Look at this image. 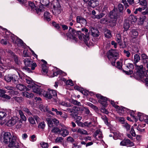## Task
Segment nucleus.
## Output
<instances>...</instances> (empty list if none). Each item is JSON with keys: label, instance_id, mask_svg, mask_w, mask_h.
<instances>
[{"label": "nucleus", "instance_id": "26", "mask_svg": "<svg viewBox=\"0 0 148 148\" xmlns=\"http://www.w3.org/2000/svg\"><path fill=\"white\" fill-rule=\"evenodd\" d=\"M140 5L143 6V9H146L147 7V2L146 0H139Z\"/></svg>", "mask_w": 148, "mask_h": 148}, {"label": "nucleus", "instance_id": "58", "mask_svg": "<svg viewBox=\"0 0 148 148\" xmlns=\"http://www.w3.org/2000/svg\"><path fill=\"white\" fill-rule=\"evenodd\" d=\"M41 146L43 148H47L48 147V144L47 143H42L41 144Z\"/></svg>", "mask_w": 148, "mask_h": 148}, {"label": "nucleus", "instance_id": "49", "mask_svg": "<svg viewBox=\"0 0 148 148\" xmlns=\"http://www.w3.org/2000/svg\"><path fill=\"white\" fill-rule=\"evenodd\" d=\"M129 20L132 22H135L137 20V18L134 16H130L129 17Z\"/></svg>", "mask_w": 148, "mask_h": 148}, {"label": "nucleus", "instance_id": "54", "mask_svg": "<svg viewBox=\"0 0 148 148\" xmlns=\"http://www.w3.org/2000/svg\"><path fill=\"white\" fill-rule=\"evenodd\" d=\"M123 127H125L127 131L130 130L131 126L127 123H125L123 125Z\"/></svg>", "mask_w": 148, "mask_h": 148}, {"label": "nucleus", "instance_id": "52", "mask_svg": "<svg viewBox=\"0 0 148 148\" xmlns=\"http://www.w3.org/2000/svg\"><path fill=\"white\" fill-rule=\"evenodd\" d=\"M130 26L129 23H124L123 27L125 31L127 30L130 28Z\"/></svg>", "mask_w": 148, "mask_h": 148}, {"label": "nucleus", "instance_id": "13", "mask_svg": "<svg viewBox=\"0 0 148 148\" xmlns=\"http://www.w3.org/2000/svg\"><path fill=\"white\" fill-rule=\"evenodd\" d=\"M54 12L56 14H58L60 13L61 11V6L58 2L56 3V5H53Z\"/></svg>", "mask_w": 148, "mask_h": 148}, {"label": "nucleus", "instance_id": "64", "mask_svg": "<svg viewBox=\"0 0 148 148\" xmlns=\"http://www.w3.org/2000/svg\"><path fill=\"white\" fill-rule=\"evenodd\" d=\"M37 66V65L35 62L32 63V64L31 65V69L32 70H34L35 68Z\"/></svg>", "mask_w": 148, "mask_h": 148}, {"label": "nucleus", "instance_id": "16", "mask_svg": "<svg viewBox=\"0 0 148 148\" xmlns=\"http://www.w3.org/2000/svg\"><path fill=\"white\" fill-rule=\"evenodd\" d=\"M90 32L91 33L92 35L94 37H97L99 35V32L98 30L92 27H90Z\"/></svg>", "mask_w": 148, "mask_h": 148}, {"label": "nucleus", "instance_id": "41", "mask_svg": "<svg viewBox=\"0 0 148 148\" xmlns=\"http://www.w3.org/2000/svg\"><path fill=\"white\" fill-rule=\"evenodd\" d=\"M53 128L51 130V132L53 133H57L60 132V129L56 127H53Z\"/></svg>", "mask_w": 148, "mask_h": 148}, {"label": "nucleus", "instance_id": "45", "mask_svg": "<svg viewBox=\"0 0 148 148\" xmlns=\"http://www.w3.org/2000/svg\"><path fill=\"white\" fill-rule=\"evenodd\" d=\"M116 67L118 69L122 70V64L121 61V60H120V61H118L116 62Z\"/></svg>", "mask_w": 148, "mask_h": 148}, {"label": "nucleus", "instance_id": "29", "mask_svg": "<svg viewBox=\"0 0 148 148\" xmlns=\"http://www.w3.org/2000/svg\"><path fill=\"white\" fill-rule=\"evenodd\" d=\"M16 110L18 112V114L20 115L21 119L23 121H25L27 120L26 116L24 115L23 112L21 110Z\"/></svg>", "mask_w": 148, "mask_h": 148}, {"label": "nucleus", "instance_id": "23", "mask_svg": "<svg viewBox=\"0 0 148 148\" xmlns=\"http://www.w3.org/2000/svg\"><path fill=\"white\" fill-rule=\"evenodd\" d=\"M16 84V87L18 90L20 91L24 90L26 89V87L23 84H21L19 82V83Z\"/></svg>", "mask_w": 148, "mask_h": 148}, {"label": "nucleus", "instance_id": "36", "mask_svg": "<svg viewBox=\"0 0 148 148\" xmlns=\"http://www.w3.org/2000/svg\"><path fill=\"white\" fill-rule=\"evenodd\" d=\"M50 13L47 12H46L44 14V16L45 19L48 21H49L51 20L50 18Z\"/></svg>", "mask_w": 148, "mask_h": 148}, {"label": "nucleus", "instance_id": "50", "mask_svg": "<svg viewBox=\"0 0 148 148\" xmlns=\"http://www.w3.org/2000/svg\"><path fill=\"white\" fill-rule=\"evenodd\" d=\"M71 103L75 105L81 106V104L80 102L78 101L77 100L72 99L71 101Z\"/></svg>", "mask_w": 148, "mask_h": 148}, {"label": "nucleus", "instance_id": "62", "mask_svg": "<svg viewBox=\"0 0 148 148\" xmlns=\"http://www.w3.org/2000/svg\"><path fill=\"white\" fill-rule=\"evenodd\" d=\"M53 121L54 124L56 126H58L59 125V121L58 120L56 119H53Z\"/></svg>", "mask_w": 148, "mask_h": 148}, {"label": "nucleus", "instance_id": "40", "mask_svg": "<svg viewBox=\"0 0 148 148\" xmlns=\"http://www.w3.org/2000/svg\"><path fill=\"white\" fill-rule=\"evenodd\" d=\"M23 95L24 96L29 98H32L33 96V95L32 93H29L27 92H25Z\"/></svg>", "mask_w": 148, "mask_h": 148}, {"label": "nucleus", "instance_id": "8", "mask_svg": "<svg viewBox=\"0 0 148 148\" xmlns=\"http://www.w3.org/2000/svg\"><path fill=\"white\" fill-rule=\"evenodd\" d=\"M19 118L17 116H14L12 117L6 123V125L10 127L12 126L18 122Z\"/></svg>", "mask_w": 148, "mask_h": 148}, {"label": "nucleus", "instance_id": "60", "mask_svg": "<svg viewBox=\"0 0 148 148\" xmlns=\"http://www.w3.org/2000/svg\"><path fill=\"white\" fill-rule=\"evenodd\" d=\"M63 140L62 137H57L56 139L55 142L56 143L61 142Z\"/></svg>", "mask_w": 148, "mask_h": 148}, {"label": "nucleus", "instance_id": "9", "mask_svg": "<svg viewBox=\"0 0 148 148\" xmlns=\"http://www.w3.org/2000/svg\"><path fill=\"white\" fill-rule=\"evenodd\" d=\"M5 52L8 53L9 56L14 58L16 64L18 65L20 64L21 63L20 61L18 60L17 57L12 51L9 49H6Z\"/></svg>", "mask_w": 148, "mask_h": 148}, {"label": "nucleus", "instance_id": "44", "mask_svg": "<svg viewBox=\"0 0 148 148\" xmlns=\"http://www.w3.org/2000/svg\"><path fill=\"white\" fill-rule=\"evenodd\" d=\"M36 12L37 14H40V13L41 12H42L44 11V8L41 7L40 6H39V8H36Z\"/></svg>", "mask_w": 148, "mask_h": 148}, {"label": "nucleus", "instance_id": "17", "mask_svg": "<svg viewBox=\"0 0 148 148\" xmlns=\"http://www.w3.org/2000/svg\"><path fill=\"white\" fill-rule=\"evenodd\" d=\"M18 138L17 136L15 135H13L11 139V141L9 143L8 146L9 147H12L15 145V142L17 140Z\"/></svg>", "mask_w": 148, "mask_h": 148}, {"label": "nucleus", "instance_id": "42", "mask_svg": "<svg viewBox=\"0 0 148 148\" xmlns=\"http://www.w3.org/2000/svg\"><path fill=\"white\" fill-rule=\"evenodd\" d=\"M22 110L28 115L32 114L31 112L30 111L29 109L26 107L23 106L22 107Z\"/></svg>", "mask_w": 148, "mask_h": 148}, {"label": "nucleus", "instance_id": "6", "mask_svg": "<svg viewBox=\"0 0 148 148\" xmlns=\"http://www.w3.org/2000/svg\"><path fill=\"white\" fill-rule=\"evenodd\" d=\"M27 86L29 88H30L31 90H32L34 92L37 94L41 95L43 93V91L36 85L34 84L28 85Z\"/></svg>", "mask_w": 148, "mask_h": 148}, {"label": "nucleus", "instance_id": "53", "mask_svg": "<svg viewBox=\"0 0 148 148\" xmlns=\"http://www.w3.org/2000/svg\"><path fill=\"white\" fill-rule=\"evenodd\" d=\"M13 99L15 101L18 103L20 102L22 99V98L20 97H13Z\"/></svg>", "mask_w": 148, "mask_h": 148}, {"label": "nucleus", "instance_id": "56", "mask_svg": "<svg viewBox=\"0 0 148 148\" xmlns=\"http://www.w3.org/2000/svg\"><path fill=\"white\" fill-rule=\"evenodd\" d=\"M130 133H131V135L132 136H133L134 137L136 136V133L134 130V128L133 127H132L131 128V130L130 131Z\"/></svg>", "mask_w": 148, "mask_h": 148}, {"label": "nucleus", "instance_id": "4", "mask_svg": "<svg viewBox=\"0 0 148 148\" xmlns=\"http://www.w3.org/2000/svg\"><path fill=\"white\" fill-rule=\"evenodd\" d=\"M4 79L7 82H10L12 81L14 84H17L19 83L17 76L15 75H7L5 76Z\"/></svg>", "mask_w": 148, "mask_h": 148}, {"label": "nucleus", "instance_id": "10", "mask_svg": "<svg viewBox=\"0 0 148 148\" xmlns=\"http://www.w3.org/2000/svg\"><path fill=\"white\" fill-rule=\"evenodd\" d=\"M11 113V110L10 109H5L0 111V120H2L7 116H10Z\"/></svg>", "mask_w": 148, "mask_h": 148}, {"label": "nucleus", "instance_id": "39", "mask_svg": "<svg viewBox=\"0 0 148 148\" xmlns=\"http://www.w3.org/2000/svg\"><path fill=\"white\" fill-rule=\"evenodd\" d=\"M144 8H136L135 10L134 11V13L135 14H137L138 13V12H141V14L143 15H144L143 14V12H144V11H143L144 10H145V9H143Z\"/></svg>", "mask_w": 148, "mask_h": 148}, {"label": "nucleus", "instance_id": "5", "mask_svg": "<svg viewBox=\"0 0 148 148\" xmlns=\"http://www.w3.org/2000/svg\"><path fill=\"white\" fill-rule=\"evenodd\" d=\"M42 94L43 96L49 99L52 98L53 97H56L57 94L56 90L50 89H48L47 91L43 90Z\"/></svg>", "mask_w": 148, "mask_h": 148}, {"label": "nucleus", "instance_id": "37", "mask_svg": "<svg viewBox=\"0 0 148 148\" xmlns=\"http://www.w3.org/2000/svg\"><path fill=\"white\" fill-rule=\"evenodd\" d=\"M82 110H84L86 114L89 115L90 116L92 115V114L90 113L89 109L87 108L86 107H83L82 109Z\"/></svg>", "mask_w": 148, "mask_h": 148}, {"label": "nucleus", "instance_id": "33", "mask_svg": "<svg viewBox=\"0 0 148 148\" xmlns=\"http://www.w3.org/2000/svg\"><path fill=\"white\" fill-rule=\"evenodd\" d=\"M101 117L102 119L104 121L105 124L107 125H108L109 123L108 122V119L106 115L105 114H104L103 115H102Z\"/></svg>", "mask_w": 148, "mask_h": 148}, {"label": "nucleus", "instance_id": "51", "mask_svg": "<svg viewBox=\"0 0 148 148\" xmlns=\"http://www.w3.org/2000/svg\"><path fill=\"white\" fill-rule=\"evenodd\" d=\"M8 93L10 94L11 95H16L18 92H17L14 90V89L11 91H9Z\"/></svg>", "mask_w": 148, "mask_h": 148}, {"label": "nucleus", "instance_id": "28", "mask_svg": "<svg viewBox=\"0 0 148 148\" xmlns=\"http://www.w3.org/2000/svg\"><path fill=\"white\" fill-rule=\"evenodd\" d=\"M140 57L139 56L138 54H135L134 56L133 60L134 63L135 65L140 60Z\"/></svg>", "mask_w": 148, "mask_h": 148}, {"label": "nucleus", "instance_id": "7", "mask_svg": "<svg viewBox=\"0 0 148 148\" xmlns=\"http://www.w3.org/2000/svg\"><path fill=\"white\" fill-rule=\"evenodd\" d=\"M12 137L11 134L10 132H7L5 133L3 135V139L2 140L3 142L6 144L10 143L11 141Z\"/></svg>", "mask_w": 148, "mask_h": 148}, {"label": "nucleus", "instance_id": "2", "mask_svg": "<svg viewBox=\"0 0 148 148\" xmlns=\"http://www.w3.org/2000/svg\"><path fill=\"white\" fill-rule=\"evenodd\" d=\"M107 57L111 61L112 66L115 65L116 60L118 58L119 53L116 51L114 49L110 50L107 53Z\"/></svg>", "mask_w": 148, "mask_h": 148}, {"label": "nucleus", "instance_id": "25", "mask_svg": "<svg viewBox=\"0 0 148 148\" xmlns=\"http://www.w3.org/2000/svg\"><path fill=\"white\" fill-rule=\"evenodd\" d=\"M40 4H41V7L44 8L45 6L47 7L48 6L49 4L48 0H42L40 1Z\"/></svg>", "mask_w": 148, "mask_h": 148}, {"label": "nucleus", "instance_id": "12", "mask_svg": "<svg viewBox=\"0 0 148 148\" xmlns=\"http://www.w3.org/2000/svg\"><path fill=\"white\" fill-rule=\"evenodd\" d=\"M6 92V91L5 90L0 88V97L7 100L10 99L11 97L5 94Z\"/></svg>", "mask_w": 148, "mask_h": 148}, {"label": "nucleus", "instance_id": "57", "mask_svg": "<svg viewBox=\"0 0 148 148\" xmlns=\"http://www.w3.org/2000/svg\"><path fill=\"white\" fill-rule=\"evenodd\" d=\"M105 15V14L104 13H101L95 16V18L97 19H100L103 16Z\"/></svg>", "mask_w": 148, "mask_h": 148}, {"label": "nucleus", "instance_id": "35", "mask_svg": "<svg viewBox=\"0 0 148 148\" xmlns=\"http://www.w3.org/2000/svg\"><path fill=\"white\" fill-rule=\"evenodd\" d=\"M116 40L117 42L121 45V34H118L116 35Z\"/></svg>", "mask_w": 148, "mask_h": 148}, {"label": "nucleus", "instance_id": "3", "mask_svg": "<svg viewBox=\"0 0 148 148\" xmlns=\"http://www.w3.org/2000/svg\"><path fill=\"white\" fill-rule=\"evenodd\" d=\"M136 73L135 74L138 77L142 78L144 76L145 72L143 66L142 65H135Z\"/></svg>", "mask_w": 148, "mask_h": 148}, {"label": "nucleus", "instance_id": "20", "mask_svg": "<svg viewBox=\"0 0 148 148\" xmlns=\"http://www.w3.org/2000/svg\"><path fill=\"white\" fill-rule=\"evenodd\" d=\"M107 98L106 97H103V98L99 99V102L101 104L103 105L104 107H106L107 106Z\"/></svg>", "mask_w": 148, "mask_h": 148}, {"label": "nucleus", "instance_id": "21", "mask_svg": "<svg viewBox=\"0 0 148 148\" xmlns=\"http://www.w3.org/2000/svg\"><path fill=\"white\" fill-rule=\"evenodd\" d=\"M97 0H90L88 2V5L90 7L94 8L97 6L98 3Z\"/></svg>", "mask_w": 148, "mask_h": 148}, {"label": "nucleus", "instance_id": "31", "mask_svg": "<svg viewBox=\"0 0 148 148\" xmlns=\"http://www.w3.org/2000/svg\"><path fill=\"white\" fill-rule=\"evenodd\" d=\"M110 16L111 18H116L118 17H119V16L116 14L114 11H112L110 13Z\"/></svg>", "mask_w": 148, "mask_h": 148}, {"label": "nucleus", "instance_id": "19", "mask_svg": "<svg viewBox=\"0 0 148 148\" xmlns=\"http://www.w3.org/2000/svg\"><path fill=\"white\" fill-rule=\"evenodd\" d=\"M138 32L137 30L134 29H131L130 34L133 38H136L138 36Z\"/></svg>", "mask_w": 148, "mask_h": 148}, {"label": "nucleus", "instance_id": "18", "mask_svg": "<svg viewBox=\"0 0 148 148\" xmlns=\"http://www.w3.org/2000/svg\"><path fill=\"white\" fill-rule=\"evenodd\" d=\"M76 21L81 24L86 25L87 23L86 20L80 16H77L76 17Z\"/></svg>", "mask_w": 148, "mask_h": 148}, {"label": "nucleus", "instance_id": "32", "mask_svg": "<svg viewBox=\"0 0 148 148\" xmlns=\"http://www.w3.org/2000/svg\"><path fill=\"white\" fill-rule=\"evenodd\" d=\"M46 120L48 123V126L49 127L51 128L53 127V119L47 118L46 119Z\"/></svg>", "mask_w": 148, "mask_h": 148}, {"label": "nucleus", "instance_id": "48", "mask_svg": "<svg viewBox=\"0 0 148 148\" xmlns=\"http://www.w3.org/2000/svg\"><path fill=\"white\" fill-rule=\"evenodd\" d=\"M45 125L44 122H42L40 123L38 126V127L39 128L44 129L45 127Z\"/></svg>", "mask_w": 148, "mask_h": 148}, {"label": "nucleus", "instance_id": "14", "mask_svg": "<svg viewBox=\"0 0 148 148\" xmlns=\"http://www.w3.org/2000/svg\"><path fill=\"white\" fill-rule=\"evenodd\" d=\"M126 67L130 69L129 71H126L123 70V71L127 75H130L133 73V71L132 69L134 68V66L133 64L128 63L126 65Z\"/></svg>", "mask_w": 148, "mask_h": 148}, {"label": "nucleus", "instance_id": "61", "mask_svg": "<svg viewBox=\"0 0 148 148\" xmlns=\"http://www.w3.org/2000/svg\"><path fill=\"white\" fill-rule=\"evenodd\" d=\"M118 109H119V108ZM127 110V109L125 107H122L121 108H119V111L122 113H124L125 111H126Z\"/></svg>", "mask_w": 148, "mask_h": 148}, {"label": "nucleus", "instance_id": "34", "mask_svg": "<svg viewBox=\"0 0 148 148\" xmlns=\"http://www.w3.org/2000/svg\"><path fill=\"white\" fill-rule=\"evenodd\" d=\"M42 71L44 74H46L48 71L47 67L45 64L42 65Z\"/></svg>", "mask_w": 148, "mask_h": 148}, {"label": "nucleus", "instance_id": "43", "mask_svg": "<svg viewBox=\"0 0 148 148\" xmlns=\"http://www.w3.org/2000/svg\"><path fill=\"white\" fill-rule=\"evenodd\" d=\"M64 111L66 112H68L70 113H71V114H70V115L72 117H74V112L73 113V109H72V108H67L66 110H64Z\"/></svg>", "mask_w": 148, "mask_h": 148}, {"label": "nucleus", "instance_id": "47", "mask_svg": "<svg viewBox=\"0 0 148 148\" xmlns=\"http://www.w3.org/2000/svg\"><path fill=\"white\" fill-rule=\"evenodd\" d=\"M28 120L30 123L33 125H36V123L35 120L32 117H29Z\"/></svg>", "mask_w": 148, "mask_h": 148}, {"label": "nucleus", "instance_id": "30", "mask_svg": "<svg viewBox=\"0 0 148 148\" xmlns=\"http://www.w3.org/2000/svg\"><path fill=\"white\" fill-rule=\"evenodd\" d=\"M105 37L107 38H109L111 37L112 35L110 31L108 29H105L104 31Z\"/></svg>", "mask_w": 148, "mask_h": 148}, {"label": "nucleus", "instance_id": "27", "mask_svg": "<svg viewBox=\"0 0 148 148\" xmlns=\"http://www.w3.org/2000/svg\"><path fill=\"white\" fill-rule=\"evenodd\" d=\"M24 64L27 66H30L32 62L30 58H26L24 60Z\"/></svg>", "mask_w": 148, "mask_h": 148}, {"label": "nucleus", "instance_id": "15", "mask_svg": "<svg viewBox=\"0 0 148 148\" xmlns=\"http://www.w3.org/2000/svg\"><path fill=\"white\" fill-rule=\"evenodd\" d=\"M118 10L120 14L119 15V17H122L124 15L125 13V11L123 10V6L121 3L119 4L118 7Z\"/></svg>", "mask_w": 148, "mask_h": 148}, {"label": "nucleus", "instance_id": "63", "mask_svg": "<svg viewBox=\"0 0 148 148\" xmlns=\"http://www.w3.org/2000/svg\"><path fill=\"white\" fill-rule=\"evenodd\" d=\"M5 88L7 90H9V91H11L14 88L13 87L9 86H5Z\"/></svg>", "mask_w": 148, "mask_h": 148}, {"label": "nucleus", "instance_id": "1", "mask_svg": "<svg viewBox=\"0 0 148 148\" xmlns=\"http://www.w3.org/2000/svg\"><path fill=\"white\" fill-rule=\"evenodd\" d=\"M66 35L68 38L73 39L75 41L77 40L76 37L78 36L79 40H83L86 44L89 39L88 33L86 34V35L82 34L80 31H77L71 27H69V32L66 33Z\"/></svg>", "mask_w": 148, "mask_h": 148}, {"label": "nucleus", "instance_id": "11", "mask_svg": "<svg viewBox=\"0 0 148 148\" xmlns=\"http://www.w3.org/2000/svg\"><path fill=\"white\" fill-rule=\"evenodd\" d=\"M120 145L123 146L131 147L134 145V143L128 139H124L121 142Z\"/></svg>", "mask_w": 148, "mask_h": 148}, {"label": "nucleus", "instance_id": "55", "mask_svg": "<svg viewBox=\"0 0 148 148\" xmlns=\"http://www.w3.org/2000/svg\"><path fill=\"white\" fill-rule=\"evenodd\" d=\"M100 22L102 23L106 24L108 22L107 19L106 18H102L100 20Z\"/></svg>", "mask_w": 148, "mask_h": 148}, {"label": "nucleus", "instance_id": "46", "mask_svg": "<svg viewBox=\"0 0 148 148\" xmlns=\"http://www.w3.org/2000/svg\"><path fill=\"white\" fill-rule=\"evenodd\" d=\"M59 103L62 106L66 107H69L71 106V105L70 104L66 103L64 101H60Z\"/></svg>", "mask_w": 148, "mask_h": 148}, {"label": "nucleus", "instance_id": "22", "mask_svg": "<svg viewBox=\"0 0 148 148\" xmlns=\"http://www.w3.org/2000/svg\"><path fill=\"white\" fill-rule=\"evenodd\" d=\"M141 61L144 64L148 63V56L145 54L141 55Z\"/></svg>", "mask_w": 148, "mask_h": 148}, {"label": "nucleus", "instance_id": "24", "mask_svg": "<svg viewBox=\"0 0 148 148\" xmlns=\"http://www.w3.org/2000/svg\"><path fill=\"white\" fill-rule=\"evenodd\" d=\"M60 131V134L63 137L66 136L69 134V131L65 129L61 128Z\"/></svg>", "mask_w": 148, "mask_h": 148}, {"label": "nucleus", "instance_id": "59", "mask_svg": "<svg viewBox=\"0 0 148 148\" xmlns=\"http://www.w3.org/2000/svg\"><path fill=\"white\" fill-rule=\"evenodd\" d=\"M66 140L72 143L74 142L75 141L74 139L71 136H69L67 137L66 139Z\"/></svg>", "mask_w": 148, "mask_h": 148}, {"label": "nucleus", "instance_id": "38", "mask_svg": "<svg viewBox=\"0 0 148 148\" xmlns=\"http://www.w3.org/2000/svg\"><path fill=\"white\" fill-rule=\"evenodd\" d=\"M77 132L82 134L88 135V133L84 129L79 128L77 130Z\"/></svg>", "mask_w": 148, "mask_h": 148}]
</instances>
